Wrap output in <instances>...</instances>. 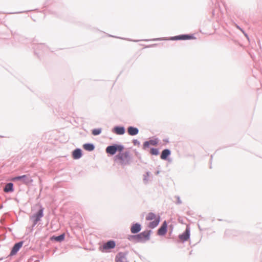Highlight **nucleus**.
<instances>
[{
  "label": "nucleus",
  "instance_id": "obj_8",
  "mask_svg": "<svg viewBox=\"0 0 262 262\" xmlns=\"http://www.w3.org/2000/svg\"><path fill=\"white\" fill-rule=\"evenodd\" d=\"M158 143V140L157 139H151L149 141L145 142L143 144V148L144 149L148 148L149 146H156Z\"/></svg>",
  "mask_w": 262,
  "mask_h": 262
},
{
  "label": "nucleus",
  "instance_id": "obj_23",
  "mask_svg": "<svg viewBox=\"0 0 262 262\" xmlns=\"http://www.w3.org/2000/svg\"><path fill=\"white\" fill-rule=\"evenodd\" d=\"M150 153L152 155H158L159 154V151L156 148H151L150 151Z\"/></svg>",
  "mask_w": 262,
  "mask_h": 262
},
{
  "label": "nucleus",
  "instance_id": "obj_12",
  "mask_svg": "<svg viewBox=\"0 0 262 262\" xmlns=\"http://www.w3.org/2000/svg\"><path fill=\"white\" fill-rule=\"evenodd\" d=\"M194 37L192 35H182L177 36L173 37L174 39L176 40H187L194 39Z\"/></svg>",
  "mask_w": 262,
  "mask_h": 262
},
{
  "label": "nucleus",
  "instance_id": "obj_16",
  "mask_svg": "<svg viewBox=\"0 0 262 262\" xmlns=\"http://www.w3.org/2000/svg\"><path fill=\"white\" fill-rule=\"evenodd\" d=\"M127 132L129 135L134 136L138 133L139 130L137 128L130 126L128 128Z\"/></svg>",
  "mask_w": 262,
  "mask_h": 262
},
{
  "label": "nucleus",
  "instance_id": "obj_18",
  "mask_svg": "<svg viewBox=\"0 0 262 262\" xmlns=\"http://www.w3.org/2000/svg\"><path fill=\"white\" fill-rule=\"evenodd\" d=\"M170 154V151L169 149H166L162 151L161 158L163 160H166L168 156Z\"/></svg>",
  "mask_w": 262,
  "mask_h": 262
},
{
  "label": "nucleus",
  "instance_id": "obj_21",
  "mask_svg": "<svg viewBox=\"0 0 262 262\" xmlns=\"http://www.w3.org/2000/svg\"><path fill=\"white\" fill-rule=\"evenodd\" d=\"M64 234H61L58 236H53L52 238L54 239L55 241L58 242H61L64 239Z\"/></svg>",
  "mask_w": 262,
  "mask_h": 262
},
{
  "label": "nucleus",
  "instance_id": "obj_17",
  "mask_svg": "<svg viewBox=\"0 0 262 262\" xmlns=\"http://www.w3.org/2000/svg\"><path fill=\"white\" fill-rule=\"evenodd\" d=\"M73 158L74 159H79L81 157V151L80 149H76L73 152Z\"/></svg>",
  "mask_w": 262,
  "mask_h": 262
},
{
  "label": "nucleus",
  "instance_id": "obj_11",
  "mask_svg": "<svg viewBox=\"0 0 262 262\" xmlns=\"http://www.w3.org/2000/svg\"><path fill=\"white\" fill-rule=\"evenodd\" d=\"M23 244V242H20L17 243L14 245L13 246L11 252L10 253V255H14L16 254V253L18 251L19 249L22 247Z\"/></svg>",
  "mask_w": 262,
  "mask_h": 262
},
{
  "label": "nucleus",
  "instance_id": "obj_5",
  "mask_svg": "<svg viewBox=\"0 0 262 262\" xmlns=\"http://www.w3.org/2000/svg\"><path fill=\"white\" fill-rule=\"evenodd\" d=\"M42 216L43 208H41L36 214L30 217V219L33 222V225L35 226Z\"/></svg>",
  "mask_w": 262,
  "mask_h": 262
},
{
  "label": "nucleus",
  "instance_id": "obj_1",
  "mask_svg": "<svg viewBox=\"0 0 262 262\" xmlns=\"http://www.w3.org/2000/svg\"><path fill=\"white\" fill-rule=\"evenodd\" d=\"M146 220L147 221L154 220L152 222L149 223L148 227L150 228H154L159 224L160 217L159 215H156L154 213L150 212L146 215Z\"/></svg>",
  "mask_w": 262,
  "mask_h": 262
},
{
  "label": "nucleus",
  "instance_id": "obj_22",
  "mask_svg": "<svg viewBox=\"0 0 262 262\" xmlns=\"http://www.w3.org/2000/svg\"><path fill=\"white\" fill-rule=\"evenodd\" d=\"M101 132V128H96L92 130V134L94 136L99 135Z\"/></svg>",
  "mask_w": 262,
  "mask_h": 262
},
{
  "label": "nucleus",
  "instance_id": "obj_14",
  "mask_svg": "<svg viewBox=\"0 0 262 262\" xmlns=\"http://www.w3.org/2000/svg\"><path fill=\"white\" fill-rule=\"evenodd\" d=\"M113 132L117 135H123L125 133V129L122 126H116L113 128Z\"/></svg>",
  "mask_w": 262,
  "mask_h": 262
},
{
  "label": "nucleus",
  "instance_id": "obj_20",
  "mask_svg": "<svg viewBox=\"0 0 262 262\" xmlns=\"http://www.w3.org/2000/svg\"><path fill=\"white\" fill-rule=\"evenodd\" d=\"M13 185L11 183L7 184L4 188V191L5 192L12 191L13 190Z\"/></svg>",
  "mask_w": 262,
  "mask_h": 262
},
{
  "label": "nucleus",
  "instance_id": "obj_13",
  "mask_svg": "<svg viewBox=\"0 0 262 262\" xmlns=\"http://www.w3.org/2000/svg\"><path fill=\"white\" fill-rule=\"evenodd\" d=\"M179 238L181 240L183 241H186L189 238V230L188 228H187L185 231L182 233V234L179 235Z\"/></svg>",
  "mask_w": 262,
  "mask_h": 262
},
{
  "label": "nucleus",
  "instance_id": "obj_6",
  "mask_svg": "<svg viewBox=\"0 0 262 262\" xmlns=\"http://www.w3.org/2000/svg\"><path fill=\"white\" fill-rule=\"evenodd\" d=\"M115 243L113 241L107 242L103 245L101 251L106 252L108 250L114 248L115 247Z\"/></svg>",
  "mask_w": 262,
  "mask_h": 262
},
{
  "label": "nucleus",
  "instance_id": "obj_10",
  "mask_svg": "<svg viewBox=\"0 0 262 262\" xmlns=\"http://www.w3.org/2000/svg\"><path fill=\"white\" fill-rule=\"evenodd\" d=\"M167 223L166 221H164L161 227L158 230V234L159 235H164L167 232Z\"/></svg>",
  "mask_w": 262,
  "mask_h": 262
},
{
  "label": "nucleus",
  "instance_id": "obj_3",
  "mask_svg": "<svg viewBox=\"0 0 262 262\" xmlns=\"http://www.w3.org/2000/svg\"><path fill=\"white\" fill-rule=\"evenodd\" d=\"M129 155L128 152H120L115 157V160L120 164H124L128 161Z\"/></svg>",
  "mask_w": 262,
  "mask_h": 262
},
{
  "label": "nucleus",
  "instance_id": "obj_19",
  "mask_svg": "<svg viewBox=\"0 0 262 262\" xmlns=\"http://www.w3.org/2000/svg\"><path fill=\"white\" fill-rule=\"evenodd\" d=\"M83 147L85 150L88 151H92L94 149V146L92 144H85Z\"/></svg>",
  "mask_w": 262,
  "mask_h": 262
},
{
  "label": "nucleus",
  "instance_id": "obj_7",
  "mask_svg": "<svg viewBox=\"0 0 262 262\" xmlns=\"http://www.w3.org/2000/svg\"><path fill=\"white\" fill-rule=\"evenodd\" d=\"M13 181L22 180L25 183L28 184L32 182V180L29 175H23L16 177L12 179Z\"/></svg>",
  "mask_w": 262,
  "mask_h": 262
},
{
  "label": "nucleus",
  "instance_id": "obj_9",
  "mask_svg": "<svg viewBox=\"0 0 262 262\" xmlns=\"http://www.w3.org/2000/svg\"><path fill=\"white\" fill-rule=\"evenodd\" d=\"M116 262H128L125 253H119L115 258Z\"/></svg>",
  "mask_w": 262,
  "mask_h": 262
},
{
  "label": "nucleus",
  "instance_id": "obj_4",
  "mask_svg": "<svg viewBox=\"0 0 262 262\" xmlns=\"http://www.w3.org/2000/svg\"><path fill=\"white\" fill-rule=\"evenodd\" d=\"M123 149L124 147L122 145L115 144L107 146L106 148V152L108 154L114 155L117 151L121 152L123 150Z\"/></svg>",
  "mask_w": 262,
  "mask_h": 262
},
{
  "label": "nucleus",
  "instance_id": "obj_24",
  "mask_svg": "<svg viewBox=\"0 0 262 262\" xmlns=\"http://www.w3.org/2000/svg\"><path fill=\"white\" fill-rule=\"evenodd\" d=\"M237 28L239 29L242 32H244V31L241 28H239V27L237 26Z\"/></svg>",
  "mask_w": 262,
  "mask_h": 262
},
{
  "label": "nucleus",
  "instance_id": "obj_15",
  "mask_svg": "<svg viewBox=\"0 0 262 262\" xmlns=\"http://www.w3.org/2000/svg\"><path fill=\"white\" fill-rule=\"evenodd\" d=\"M141 225L139 224L136 223L131 227L130 231L132 233H137L141 230Z\"/></svg>",
  "mask_w": 262,
  "mask_h": 262
},
{
  "label": "nucleus",
  "instance_id": "obj_2",
  "mask_svg": "<svg viewBox=\"0 0 262 262\" xmlns=\"http://www.w3.org/2000/svg\"><path fill=\"white\" fill-rule=\"evenodd\" d=\"M149 236L150 231H145L137 235L133 236V238L136 242H144L149 239Z\"/></svg>",
  "mask_w": 262,
  "mask_h": 262
}]
</instances>
